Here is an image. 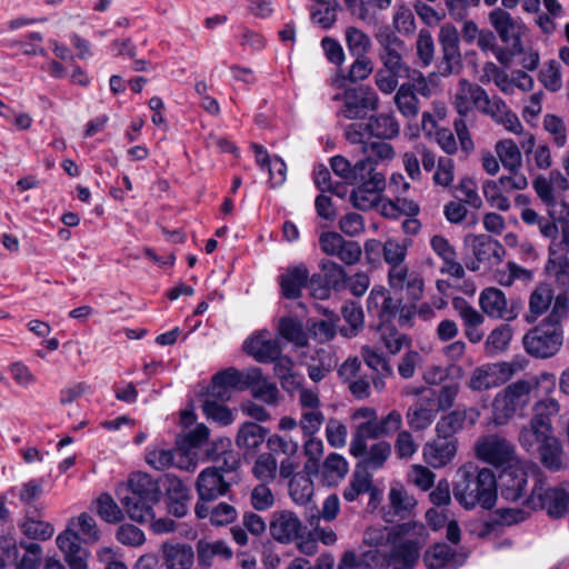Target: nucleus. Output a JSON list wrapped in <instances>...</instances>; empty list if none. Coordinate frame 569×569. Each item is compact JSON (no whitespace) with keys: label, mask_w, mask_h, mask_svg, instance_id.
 Segmentation results:
<instances>
[{"label":"nucleus","mask_w":569,"mask_h":569,"mask_svg":"<svg viewBox=\"0 0 569 569\" xmlns=\"http://www.w3.org/2000/svg\"><path fill=\"white\" fill-rule=\"evenodd\" d=\"M452 495L466 510H473L478 506L491 510L498 499L496 475L491 469L479 468L473 462L463 463L456 472Z\"/></svg>","instance_id":"obj_1"},{"label":"nucleus","mask_w":569,"mask_h":569,"mask_svg":"<svg viewBox=\"0 0 569 569\" xmlns=\"http://www.w3.org/2000/svg\"><path fill=\"white\" fill-rule=\"evenodd\" d=\"M556 375L543 371L530 380H517L500 390L492 401V422L496 427L508 425L513 417H523L531 400V391L547 385V392L556 388Z\"/></svg>","instance_id":"obj_2"},{"label":"nucleus","mask_w":569,"mask_h":569,"mask_svg":"<svg viewBox=\"0 0 569 569\" xmlns=\"http://www.w3.org/2000/svg\"><path fill=\"white\" fill-rule=\"evenodd\" d=\"M569 316V297L560 296L542 321L522 338L525 350L538 359H548L559 352L563 342V321Z\"/></svg>","instance_id":"obj_3"},{"label":"nucleus","mask_w":569,"mask_h":569,"mask_svg":"<svg viewBox=\"0 0 569 569\" xmlns=\"http://www.w3.org/2000/svg\"><path fill=\"white\" fill-rule=\"evenodd\" d=\"M118 497L129 518L147 523L154 517L153 506L161 499V486L146 472H134L124 489L118 490Z\"/></svg>","instance_id":"obj_4"},{"label":"nucleus","mask_w":569,"mask_h":569,"mask_svg":"<svg viewBox=\"0 0 569 569\" xmlns=\"http://www.w3.org/2000/svg\"><path fill=\"white\" fill-rule=\"evenodd\" d=\"M76 527L83 535L86 542L93 543L99 540L100 535L96 520L92 516L83 512L78 518H73L67 529L58 535L57 546L62 551L70 569H88L89 552L82 548L79 532L74 530Z\"/></svg>","instance_id":"obj_5"},{"label":"nucleus","mask_w":569,"mask_h":569,"mask_svg":"<svg viewBox=\"0 0 569 569\" xmlns=\"http://www.w3.org/2000/svg\"><path fill=\"white\" fill-rule=\"evenodd\" d=\"M487 101L488 93L482 87L477 83H472L465 78L459 80L452 101L459 118L453 121V128L459 140L460 148L466 154H469L475 149L473 141L467 127V118L469 116H473V108L479 110L481 104Z\"/></svg>","instance_id":"obj_6"},{"label":"nucleus","mask_w":569,"mask_h":569,"mask_svg":"<svg viewBox=\"0 0 569 569\" xmlns=\"http://www.w3.org/2000/svg\"><path fill=\"white\" fill-rule=\"evenodd\" d=\"M428 537V530L422 522L411 520L398 525L395 527L390 552L391 561L399 562L407 568L413 567Z\"/></svg>","instance_id":"obj_7"},{"label":"nucleus","mask_w":569,"mask_h":569,"mask_svg":"<svg viewBox=\"0 0 569 569\" xmlns=\"http://www.w3.org/2000/svg\"><path fill=\"white\" fill-rule=\"evenodd\" d=\"M402 428V416L398 410H391L382 418L360 421L356 423L349 446L350 455L365 452L366 442L369 439L390 437Z\"/></svg>","instance_id":"obj_8"},{"label":"nucleus","mask_w":569,"mask_h":569,"mask_svg":"<svg viewBox=\"0 0 569 569\" xmlns=\"http://www.w3.org/2000/svg\"><path fill=\"white\" fill-rule=\"evenodd\" d=\"M332 99L342 102L337 116L348 120L365 119L369 112L377 111L380 103L373 88L365 84L348 88L342 93L335 94Z\"/></svg>","instance_id":"obj_9"},{"label":"nucleus","mask_w":569,"mask_h":569,"mask_svg":"<svg viewBox=\"0 0 569 569\" xmlns=\"http://www.w3.org/2000/svg\"><path fill=\"white\" fill-rule=\"evenodd\" d=\"M429 83L427 77L421 71H417L411 73L409 81L399 86L393 96V103L403 118L413 120L418 117L420 112L418 94L430 98L432 90Z\"/></svg>","instance_id":"obj_10"},{"label":"nucleus","mask_w":569,"mask_h":569,"mask_svg":"<svg viewBox=\"0 0 569 569\" xmlns=\"http://www.w3.org/2000/svg\"><path fill=\"white\" fill-rule=\"evenodd\" d=\"M439 44L441 58L437 62L436 71L428 74L427 79L432 82L437 76L449 77L458 74L462 69V58L459 48V34L456 27L445 24L439 32Z\"/></svg>","instance_id":"obj_11"},{"label":"nucleus","mask_w":569,"mask_h":569,"mask_svg":"<svg viewBox=\"0 0 569 569\" xmlns=\"http://www.w3.org/2000/svg\"><path fill=\"white\" fill-rule=\"evenodd\" d=\"M525 503L530 509H545L550 517L560 518L569 512V491L562 487L546 488L545 481L538 479Z\"/></svg>","instance_id":"obj_12"},{"label":"nucleus","mask_w":569,"mask_h":569,"mask_svg":"<svg viewBox=\"0 0 569 569\" xmlns=\"http://www.w3.org/2000/svg\"><path fill=\"white\" fill-rule=\"evenodd\" d=\"M476 457L495 467L511 466L517 461L515 446L499 435H487L475 445Z\"/></svg>","instance_id":"obj_13"},{"label":"nucleus","mask_w":569,"mask_h":569,"mask_svg":"<svg viewBox=\"0 0 569 569\" xmlns=\"http://www.w3.org/2000/svg\"><path fill=\"white\" fill-rule=\"evenodd\" d=\"M379 44V60L383 67L389 69H401L408 71H418L411 68L403 59L407 46L393 31L381 30L376 36Z\"/></svg>","instance_id":"obj_14"},{"label":"nucleus","mask_w":569,"mask_h":569,"mask_svg":"<svg viewBox=\"0 0 569 569\" xmlns=\"http://www.w3.org/2000/svg\"><path fill=\"white\" fill-rule=\"evenodd\" d=\"M305 526L300 518L290 510L273 511L269 520V532L273 540L288 545L303 537Z\"/></svg>","instance_id":"obj_15"},{"label":"nucleus","mask_w":569,"mask_h":569,"mask_svg":"<svg viewBox=\"0 0 569 569\" xmlns=\"http://www.w3.org/2000/svg\"><path fill=\"white\" fill-rule=\"evenodd\" d=\"M507 10L502 8L493 9L488 16L489 22L506 46H512L516 51H522L520 37L523 27Z\"/></svg>","instance_id":"obj_16"},{"label":"nucleus","mask_w":569,"mask_h":569,"mask_svg":"<svg viewBox=\"0 0 569 569\" xmlns=\"http://www.w3.org/2000/svg\"><path fill=\"white\" fill-rule=\"evenodd\" d=\"M560 296L569 297L567 292H560L557 296L551 283L539 282L530 292L528 300V311L525 320L528 323L536 322L541 316L548 315L557 302Z\"/></svg>","instance_id":"obj_17"},{"label":"nucleus","mask_w":569,"mask_h":569,"mask_svg":"<svg viewBox=\"0 0 569 569\" xmlns=\"http://www.w3.org/2000/svg\"><path fill=\"white\" fill-rule=\"evenodd\" d=\"M168 512L176 518L184 517L189 511L191 493L189 488L176 476L166 475L162 478Z\"/></svg>","instance_id":"obj_18"},{"label":"nucleus","mask_w":569,"mask_h":569,"mask_svg":"<svg viewBox=\"0 0 569 569\" xmlns=\"http://www.w3.org/2000/svg\"><path fill=\"white\" fill-rule=\"evenodd\" d=\"M458 442L455 438L439 436L426 442L422 449L423 459L427 465L435 469L449 465L457 455Z\"/></svg>","instance_id":"obj_19"},{"label":"nucleus","mask_w":569,"mask_h":569,"mask_svg":"<svg viewBox=\"0 0 569 569\" xmlns=\"http://www.w3.org/2000/svg\"><path fill=\"white\" fill-rule=\"evenodd\" d=\"M232 478H224L217 469H203L196 481L198 498L203 501H214L224 496L231 486Z\"/></svg>","instance_id":"obj_20"},{"label":"nucleus","mask_w":569,"mask_h":569,"mask_svg":"<svg viewBox=\"0 0 569 569\" xmlns=\"http://www.w3.org/2000/svg\"><path fill=\"white\" fill-rule=\"evenodd\" d=\"M479 111L489 116L497 124L502 126L511 133L521 134L523 131L518 116L497 96H488V101L481 104Z\"/></svg>","instance_id":"obj_21"},{"label":"nucleus","mask_w":569,"mask_h":569,"mask_svg":"<svg viewBox=\"0 0 569 569\" xmlns=\"http://www.w3.org/2000/svg\"><path fill=\"white\" fill-rule=\"evenodd\" d=\"M400 302L399 299H393L385 287H373L367 299V311L377 317L382 326L396 317Z\"/></svg>","instance_id":"obj_22"},{"label":"nucleus","mask_w":569,"mask_h":569,"mask_svg":"<svg viewBox=\"0 0 569 569\" xmlns=\"http://www.w3.org/2000/svg\"><path fill=\"white\" fill-rule=\"evenodd\" d=\"M479 305L482 312L493 319L513 320L518 315L513 307L508 306L505 293L495 287L481 291Z\"/></svg>","instance_id":"obj_23"},{"label":"nucleus","mask_w":569,"mask_h":569,"mask_svg":"<svg viewBox=\"0 0 569 569\" xmlns=\"http://www.w3.org/2000/svg\"><path fill=\"white\" fill-rule=\"evenodd\" d=\"M479 418L480 411L477 408H458L439 419L436 432L439 436L453 438V435L463 428L476 425Z\"/></svg>","instance_id":"obj_24"},{"label":"nucleus","mask_w":569,"mask_h":569,"mask_svg":"<svg viewBox=\"0 0 569 569\" xmlns=\"http://www.w3.org/2000/svg\"><path fill=\"white\" fill-rule=\"evenodd\" d=\"M452 307L461 318L463 323L465 337L471 343H478L483 339L485 332L481 329L485 322V317L463 298H455L452 300Z\"/></svg>","instance_id":"obj_25"},{"label":"nucleus","mask_w":569,"mask_h":569,"mask_svg":"<svg viewBox=\"0 0 569 569\" xmlns=\"http://www.w3.org/2000/svg\"><path fill=\"white\" fill-rule=\"evenodd\" d=\"M194 557L201 569H210L216 560L229 561L233 551L223 540L200 539L196 543Z\"/></svg>","instance_id":"obj_26"},{"label":"nucleus","mask_w":569,"mask_h":569,"mask_svg":"<svg viewBox=\"0 0 569 569\" xmlns=\"http://www.w3.org/2000/svg\"><path fill=\"white\" fill-rule=\"evenodd\" d=\"M386 188L385 176H372L370 180L359 184L350 194V201L359 210L367 211L378 204L380 193Z\"/></svg>","instance_id":"obj_27"},{"label":"nucleus","mask_w":569,"mask_h":569,"mask_svg":"<svg viewBox=\"0 0 569 569\" xmlns=\"http://www.w3.org/2000/svg\"><path fill=\"white\" fill-rule=\"evenodd\" d=\"M244 351L258 362H272L281 353L280 341L270 338L267 331H261L254 337L247 339L243 343Z\"/></svg>","instance_id":"obj_28"},{"label":"nucleus","mask_w":569,"mask_h":569,"mask_svg":"<svg viewBox=\"0 0 569 569\" xmlns=\"http://www.w3.org/2000/svg\"><path fill=\"white\" fill-rule=\"evenodd\" d=\"M466 241L470 242L477 262L497 264L506 253L503 246L488 234H470Z\"/></svg>","instance_id":"obj_29"},{"label":"nucleus","mask_w":569,"mask_h":569,"mask_svg":"<svg viewBox=\"0 0 569 569\" xmlns=\"http://www.w3.org/2000/svg\"><path fill=\"white\" fill-rule=\"evenodd\" d=\"M160 555L166 569H191L194 563V550L188 543L164 542Z\"/></svg>","instance_id":"obj_30"},{"label":"nucleus","mask_w":569,"mask_h":569,"mask_svg":"<svg viewBox=\"0 0 569 569\" xmlns=\"http://www.w3.org/2000/svg\"><path fill=\"white\" fill-rule=\"evenodd\" d=\"M497 373L506 375V379H508L513 372L511 366L507 362L480 366L472 371L468 387L472 391H482L496 387L498 385Z\"/></svg>","instance_id":"obj_31"},{"label":"nucleus","mask_w":569,"mask_h":569,"mask_svg":"<svg viewBox=\"0 0 569 569\" xmlns=\"http://www.w3.org/2000/svg\"><path fill=\"white\" fill-rule=\"evenodd\" d=\"M500 479V493L502 499L516 502L526 497L528 478L527 472L522 468L505 469Z\"/></svg>","instance_id":"obj_32"},{"label":"nucleus","mask_w":569,"mask_h":569,"mask_svg":"<svg viewBox=\"0 0 569 569\" xmlns=\"http://www.w3.org/2000/svg\"><path fill=\"white\" fill-rule=\"evenodd\" d=\"M553 436V427L529 420L527 425L520 428L518 442L527 452L536 453Z\"/></svg>","instance_id":"obj_33"},{"label":"nucleus","mask_w":569,"mask_h":569,"mask_svg":"<svg viewBox=\"0 0 569 569\" xmlns=\"http://www.w3.org/2000/svg\"><path fill=\"white\" fill-rule=\"evenodd\" d=\"M186 459L181 452L173 449L154 448L146 455V461L157 470H164L170 467H177L187 471H194L197 463L188 460L187 465H182L180 460Z\"/></svg>","instance_id":"obj_34"},{"label":"nucleus","mask_w":569,"mask_h":569,"mask_svg":"<svg viewBox=\"0 0 569 569\" xmlns=\"http://www.w3.org/2000/svg\"><path fill=\"white\" fill-rule=\"evenodd\" d=\"M309 279V270L305 264H298L288 268L280 274L279 284L283 297L287 299H298L301 297V290L306 287Z\"/></svg>","instance_id":"obj_35"},{"label":"nucleus","mask_w":569,"mask_h":569,"mask_svg":"<svg viewBox=\"0 0 569 569\" xmlns=\"http://www.w3.org/2000/svg\"><path fill=\"white\" fill-rule=\"evenodd\" d=\"M391 0H352L346 7L350 13L366 24H377L380 13L388 9Z\"/></svg>","instance_id":"obj_36"},{"label":"nucleus","mask_w":569,"mask_h":569,"mask_svg":"<svg viewBox=\"0 0 569 569\" xmlns=\"http://www.w3.org/2000/svg\"><path fill=\"white\" fill-rule=\"evenodd\" d=\"M536 453L539 455L542 466L551 471H559L567 467L562 445L556 436L542 445Z\"/></svg>","instance_id":"obj_37"},{"label":"nucleus","mask_w":569,"mask_h":569,"mask_svg":"<svg viewBox=\"0 0 569 569\" xmlns=\"http://www.w3.org/2000/svg\"><path fill=\"white\" fill-rule=\"evenodd\" d=\"M392 447L387 440H379L368 447L366 442L365 452L352 455L355 458H360L365 468L378 470L383 467L386 461L390 458Z\"/></svg>","instance_id":"obj_38"},{"label":"nucleus","mask_w":569,"mask_h":569,"mask_svg":"<svg viewBox=\"0 0 569 569\" xmlns=\"http://www.w3.org/2000/svg\"><path fill=\"white\" fill-rule=\"evenodd\" d=\"M369 134L382 140L397 138L400 133V124L392 113H379L368 119Z\"/></svg>","instance_id":"obj_39"},{"label":"nucleus","mask_w":569,"mask_h":569,"mask_svg":"<svg viewBox=\"0 0 569 569\" xmlns=\"http://www.w3.org/2000/svg\"><path fill=\"white\" fill-rule=\"evenodd\" d=\"M545 386V397L538 399L531 408L532 417L531 421L537 423H543L545 426L552 427V418L559 415L561 405L552 392H547V385Z\"/></svg>","instance_id":"obj_40"},{"label":"nucleus","mask_w":569,"mask_h":569,"mask_svg":"<svg viewBox=\"0 0 569 569\" xmlns=\"http://www.w3.org/2000/svg\"><path fill=\"white\" fill-rule=\"evenodd\" d=\"M257 375V371H249V369L239 371L236 368L230 367L213 376L214 389L219 388V386H222L230 391L232 389L243 390L246 389V386L252 382Z\"/></svg>","instance_id":"obj_41"},{"label":"nucleus","mask_w":569,"mask_h":569,"mask_svg":"<svg viewBox=\"0 0 569 569\" xmlns=\"http://www.w3.org/2000/svg\"><path fill=\"white\" fill-rule=\"evenodd\" d=\"M34 511H27L24 519L20 522L21 532L33 540H48L54 533V528L50 522L41 520Z\"/></svg>","instance_id":"obj_42"},{"label":"nucleus","mask_w":569,"mask_h":569,"mask_svg":"<svg viewBox=\"0 0 569 569\" xmlns=\"http://www.w3.org/2000/svg\"><path fill=\"white\" fill-rule=\"evenodd\" d=\"M336 365L332 353L325 348H319L311 356V363L308 365V376L313 382H320L332 371Z\"/></svg>","instance_id":"obj_43"},{"label":"nucleus","mask_w":569,"mask_h":569,"mask_svg":"<svg viewBox=\"0 0 569 569\" xmlns=\"http://www.w3.org/2000/svg\"><path fill=\"white\" fill-rule=\"evenodd\" d=\"M267 429L256 422H246L236 437V443L246 451H254L264 441Z\"/></svg>","instance_id":"obj_44"},{"label":"nucleus","mask_w":569,"mask_h":569,"mask_svg":"<svg viewBox=\"0 0 569 569\" xmlns=\"http://www.w3.org/2000/svg\"><path fill=\"white\" fill-rule=\"evenodd\" d=\"M495 151L507 171L521 170L522 154L513 140L503 139L498 141L495 146Z\"/></svg>","instance_id":"obj_45"},{"label":"nucleus","mask_w":569,"mask_h":569,"mask_svg":"<svg viewBox=\"0 0 569 569\" xmlns=\"http://www.w3.org/2000/svg\"><path fill=\"white\" fill-rule=\"evenodd\" d=\"M413 71L401 69H389L388 67L379 68L375 73V84L385 94H391L399 88V79L407 78L410 80Z\"/></svg>","instance_id":"obj_46"},{"label":"nucleus","mask_w":569,"mask_h":569,"mask_svg":"<svg viewBox=\"0 0 569 569\" xmlns=\"http://www.w3.org/2000/svg\"><path fill=\"white\" fill-rule=\"evenodd\" d=\"M249 371H257L252 382L246 386V389H251L252 396L268 405H274L278 401L279 391L274 383L264 378L262 370L258 367L249 368Z\"/></svg>","instance_id":"obj_47"},{"label":"nucleus","mask_w":569,"mask_h":569,"mask_svg":"<svg viewBox=\"0 0 569 569\" xmlns=\"http://www.w3.org/2000/svg\"><path fill=\"white\" fill-rule=\"evenodd\" d=\"M432 183L443 191L453 192L455 162L450 158L440 157L437 167L432 170Z\"/></svg>","instance_id":"obj_48"},{"label":"nucleus","mask_w":569,"mask_h":569,"mask_svg":"<svg viewBox=\"0 0 569 569\" xmlns=\"http://www.w3.org/2000/svg\"><path fill=\"white\" fill-rule=\"evenodd\" d=\"M345 38L348 51L352 57L367 56L371 49L370 37L357 27H347Z\"/></svg>","instance_id":"obj_49"},{"label":"nucleus","mask_w":569,"mask_h":569,"mask_svg":"<svg viewBox=\"0 0 569 569\" xmlns=\"http://www.w3.org/2000/svg\"><path fill=\"white\" fill-rule=\"evenodd\" d=\"M278 331L283 339L297 347H306L308 345V335L301 321L297 319L282 318L279 321Z\"/></svg>","instance_id":"obj_50"},{"label":"nucleus","mask_w":569,"mask_h":569,"mask_svg":"<svg viewBox=\"0 0 569 569\" xmlns=\"http://www.w3.org/2000/svg\"><path fill=\"white\" fill-rule=\"evenodd\" d=\"M349 467L347 460L339 453H330L321 466V475L329 485L336 483L345 478Z\"/></svg>","instance_id":"obj_51"},{"label":"nucleus","mask_w":569,"mask_h":569,"mask_svg":"<svg viewBox=\"0 0 569 569\" xmlns=\"http://www.w3.org/2000/svg\"><path fill=\"white\" fill-rule=\"evenodd\" d=\"M455 556L456 552L450 546L438 542L426 550L423 561L428 569H441L446 567Z\"/></svg>","instance_id":"obj_52"},{"label":"nucleus","mask_w":569,"mask_h":569,"mask_svg":"<svg viewBox=\"0 0 569 569\" xmlns=\"http://www.w3.org/2000/svg\"><path fill=\"white\" fill-rule=\"evenodd\" d=\"M341 313L349 328H341L340 332L345 337L356 336L358 330L363 327L365 316L362 308L355 301H347L341 308Z\"/></svg>","instance_id":"obj_53"},{"label":"nucleus","mask_w":569,"mask_h":569,"mask_svg":"<svg viewBox=\"0 0 569 569\" xmlns=\"http://www.w3.org/2000/svg\"><path fill=\"white\" fill-rule=\"evenodd\" d=\"M435 418L436 411L422 403L411 406L406 413L408 426L415 431L427 429Z\"/></svg>","instance_id":"obj_54"},{"label":"nucleus","mask_w":569,"mask_h":569,"mask_svg":"<svg viewBox=\"0 0 569 569\" xmlns=\"http://www.w3.org/2000/svg\"><path fill=\"white\" fill-rule=\"evenodd\" d=\"M289 493L298 505L308 503L313 496V482L307 475H296L289 482Z\"/></svg>","instance_id":"obj_55"},{"label":"nucleus","mask_w":569,"mask_h":569,"mask_svg":"<svg viewBox=\"0 0 569 569\" xmlns=\"http://www.w3.org/2000/svg\"><path fill=\"white\" fill-rule=\"evenodd\" d=\"M353 63L350 66L348 74L342 76L341 79H337L336 83L341 87L345 80H349L352 83L367 79L373 71V63L367 57H355Z\"/></svg>","instance_id":"obj_56"},{"label":"nucleus","mask_w":569,"mask_h":569,"mask_svg":"<svg viewBox=\"0 0 569 569\" xmlns=\"http://www.w3.org/2000/svg\"><path fill=\"white\" fill-rule=\"evenodd\" d=\"M370 487L371 476L365 470H356L342 496L347 501H355L360 495L368 492Z\"/></svg>","instance_id":"obj_57"},{"label":"nucleus","mask_w":569,"mask_h":569,"mask_svg":"<svg viewBox=\"0 0 569 569\" xmlns=\"http://www.w3.org/2000/svg\"><path fill=\"white\" fill-rule=\"evenodd\" d=\"M328 287L340 290L348 284V276L343 267L335 261L326 260L320 264Z\"/></svg>","instance_id":"obj_58"},{"label":"nucleus","mask_w":569,"mask_h":569,"mask_svg":"<svg viewBox=\"0 0 569 569\" xmlns=\"http://www.w3.org/2000/svg\"><path fill=\"white\" fill-rule=\"evenodd\" d=\"M361 357L366 365L377 372L379 376H391L393 373L392 367L386 360L382 353H379L369 346L361 348Z\"/></svg>","instance_id":"obj_59"},{"label":"nucleus","mask_w":569,"mask_h":569,"mask_svg":"<svg viewBox=\"0 0 569 569\" xmlns=\"http://www.w3.org/2000/svg\"><path fill=\"white\" fill-rule=\"evenodd\" d=\"M498 180H487L482 186V192L487 202L501 211H507L510 208L509 199L503 194L501 187L498 186Z\"/></svg>","instance_id":"obj_60"},{"label":"nucleus","mask_w":569,"mask_h":569,"mask_svg":"<svg viewBox=\"0 0 569 569\" xmlns=\"http://www.w3.org/2000/svg\"><path fill=\"white\" fill-rule=\"evenodd\" d=\"M417 57L421 67H428L433 60L435 43L428 29H421L416 41Z\"/></svg>","instance_id":"obj_61"},{"label":"nucleus","mask_w":569,"mask_h":569,"mask_svg":"<svg viewBox=\"0 0 569 569\" xmlns=\"http://www.w3.org/2000/svg\"><path fill=\"white\" fill-rule=\"evenodd\" d=\"M395 440V452L400 460H410L418 451L419 445L408 430H398Z\"/></svg>","instance_id":"obj_62"},{"label":"nucleus","mask_w":569,"mask_h":569,"mask_svg":"<svg viewBox=\"0 0 569 569\" xmlns=\"http://www.w3.org/2000/svg\"><path fill=\"white\" fill-rule=\"evenodd\" d=\"M97 511L107 522H119L123 519L122 510L108 493H102L97 499Z\"/></svg>","instance_id":"obj_63"},{"label":"nucleus","mask_w":569,"mask_h":569,"mask_svg":"<svg viewBox=\"0 0 569 569\" xmlns=\"http://www.w3.org/2000/svg\"><path fill=\"white\" fill-rule=\"evenodd\" d=\"M512 338V329L509 325H500L495 328L486 339V347L489 352L503 351Z\"/></svg>","instance_id":"obj_64"}]
</instances>
